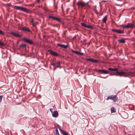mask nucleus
<instances>
[{
	"instance_id": "nucleus-1",
	"label": "nucleus",
	"mask_w": 135,
	"mask_h": 135,
	"mask_svg": "<svg viewBox=\"0 0 135 135\" xmlns=\"http://www.w3.org/2000/svg\"><path fill=\"white\" fill-rule=\"evenodd\" d=\"M116 76H128L129 74L126 72L123 71H120L117 72V73L113 74Z\"/></svg>"
},
{
	"instance_id": "nucleus-2",
	"label": "nucleus",
	"mask_w": 135,
	"mask_h": 135,
	"mask_svg": "<svg viewBox=\"0 0 135 135\" xmlns=\"http://www.w3.org/2000/svg\"><path fill=\"white\" fill-rule=\"evenodd\" d=\"M14 8L16 9L21 10L26 12H29V10L25 7H23L20 6H14Z\"/></svg>"
},
{
	"instance_id": "nucleus-3",
	"label": "nucleus",
	"mask_w": 135,
	"mask_h": 135,
	"mask_svg": "<svg viewBox=\"0 0 135 135\" xmlns=\"http://www.w3.org/2000/svg\"><path fill=\"white\" fill-rule=\"evenodd\" d=\"M109 99L112 100L114 102H116L118 100V98L115 95H111L108 96L107 99V100Z\"/></svg>"
},
{
	"instance_id": "nucleus-4",
	"label": "nucleus",
	"mask_w": 135,
	"mask_h": 135,
	"mask_svg": "<svg viewBox=\"0 0 135 135\" xmlns=\"http://www.w3.org/2000/svg\"><path fill=\"white\" fill-rule=\"evenodd\" d=\"M123 26V28H126L128 29L129 28H132L133 27H135V25H133L132 23H128L126 26L121 25Z\"/></svg>"
},
{
	"instance_id": "nucleus-5",
	"label": "nucleus",
	"mask_w": 135,
	"mask_h": 135,
	"mask_svg": "<svg viewBox=\"0 0 135 135\" xmlns=\"http://www.w3.org/2000/svg\"><path fill=\"white\" fill-rule=\"evenodd\" d=\"M88 2L87 3H85L84 2H83L81 1H79L77 3V4L78 6H80L82 7L84 6H86L88 5Z\"/></svg>"
},
{
	"instance_id": "nucleus-6",
	"label": "nucleus",
	"mask_w": 135,
	"mask_h": 135,
	"mask_svg": "<svg viewBox=\"0 0 135 135\" xmlns=\"http://www.w3.org/2000/svg\"><path fill=\"white\" fill-rule=\"evenodd\" d=\"M11 33L14 37H19L22 36V35L16 32H12Z\"/></svg>"
},
{
	"instance_id": "nucleus-7",
	"label": "nucleus",
	"mask_w": 135,
	"mask_h": 135,
	"mask_svg": "<svg viewBox=\"0 0 135 135\" xmlns=\"http://www.w3.org/2000/svg\"><path fill=\"white\" fill-rule=\"evenodd\" d=\"M23 40L25 42L30 44H33V42L30 39L24 38H23Z\"/></svg>"
},
{
	"instance_id": "nucleus-8",
	"label": "nucleus",
	"mask_w": 135,
	"mask_h": 135,
	"mask_svg": "<svg viewBox=\"0 0 135 135\" xmlns=\"http://www.w3.org/2000/svg\"><path fill=\"white\" fill-rule=\"evenodd\" d=\"M86 60L87 61H89L94 63H97L98 62V60L91 58L86 59Z\"/></svg>"
},
{
	"instance_id": "nucleus-9",
	"label": "nucleus",
	"mask_w": 135,
	"mask_h": 135,
	"mask_svg": "<svg viewBox=\"0 0 135 135\" xmlns=\"http://www.w3.org/2000/svg\"><path fill=\"white\" fill-rule=\"evenodd\" d=\"M112 31L114 32H116L118 33L122 34L123 33H124V31L123 30L112 29Z\"/></svg>"
},
{
	"instance_id": "nucleus-10",
	"label": "nucleus",
	"mask_w": 135,
	"mask_h": 135,
	"mask_svg": "<svg viewBox=\"0 0 135 135\" xmlns=\"http://www.w3.org/2000/svg\"><path fill=\"white\" fill-rule=\"evenodd\" d=\"M48 52L52 55L55 56H58L59 55L56 53L54 52L51 50H48Z\"/></svg>"
},
{
	"instance_id": "nucleus-11",
	"label": "nucleus",
	"mask_w": 135,
	"mask_h": 135,
	"mask_svg": "<svg viewBox=\"0 0 135 135\" xmlns=\"http://www.w3.org/2000/svg\"><path fill=\"white\" fill-rule=\"evenodd\" d=\"M49 18H52L53 20H55L59 22H60L61 21V20L59 18H58L57 17L50 16H49Z\"/></svg>"
},
{
	"instance_id": "nucleus-12",
	"label": "nucleus",
	"mask_w": 135,
	"mask_h": 135,
	"mask_svg": "<svg viewBox=\"0 0 135 135\" xmlns=\"http://www.w3.org/2000/svg\"><path fill=\"white\" fill-rule=\"evenodd\" d=\"M52 115L54 117H57L58 116V113L57 111H54L52 113Z\"/></svg>"
},
{
	"instance_id": "nucleus-13",
	"label": "nucleus",
	"mask_w": 135,
	"mask_h": 135,
	"mask_svg": "<svg viewBox=\"0 0 135 135\" xmlns=\"http://www.w3.org/2000/svg\"><path fill=\"white\" fill-rule=\"evenodd\" d=\"M98 71L99 73L102 72L103 74H107L109 73V72L107 70H98Z\"/></svg>"
},
{
	"instance_id": "nucleus-14",
	"label": "nucleus",
	"mask_w": 135,
	"mask_h": 135,
	"mask_svg": "<svg viewBox=\"0 0 135 135\" xmlns=\"http://www.w3.org/2000/svg\"><path fill=\"white\" fill-rule=\"evenodd\" d=\"M20 30L23 31H27L28 32H31V31L28 28L26 27H22L20 28Z\"/></svg>"
},
{
	"instance_id": "nucleus-15",
	"label": "nucleus",
	"mask_w": 135,
	"mask_h": 135,
	"mask_svg": "<svg viewBox=\"0 0 135 135\" xmlns=\"http://www.w3.org/2000/svg\"><path fill=\"white\" fill-rule=\"evenodd\" d=\"M72 52L77 55H83V53L80 52L78 51H75L73 50L72 51Z\"/></svg>"
},
{
	"instance_id": "nucleus-16",
	"label": "nucleus",
	"mask_w": 135,
	"mask_h": 135,
	"mask_svg": "<svg viewBox=\"0 0 135 135\" xmlns=\"http://www.w3.org/2000/svg\"><path fill=\"white\" fill-rule=\"evenodd\" d=\"M54 66H55L57 67H59L60 66V63L59 61H57V63L55 64L53 63L52 64Z\"/></svg>"
},
{
	"instance_id": "nucleus-17",
	"label": "nucleus",
	"mask_w": 135,
	"mask_h": 135,
	"mask_svg": "<svg viewBox=\"0 0 135 135\" xmlns=\"http://www.w3.org/2000/svg\"><path fill=\"white\" fill-rule=\"evenodd\" d=\"M108 69L109 71H117L118 70V69L115 68H109Z\"/></svg>"
},
{
	"instance_id": "nucleus-18",
	"label": "nucleus",
	"mask_w": 135,
	"mask_h": 135,
	"mask_svg": "<svg viewBox=\"0 0 135 135\" xmlns=\"http://www.w3.org/2000/svg\"><path fill=\"white\" fill-rule=\"evenodd\" d=\"M110 110L111 113H115L116 112L115 109L113 107L111 108Z\"/></svg>"
},
{
	"instance_id": "nucleus-19",
	"label": "nucleus",
	"mask_w": 135,
	"mask_h": 135,
	"mask_svg": "<svg viewBox=\"0 0 135 135\" xmlns=\"http://www.w3.org/2000/svg\"><path fill=\"white\" fill-rule=\"evenodd\" d=\"M118 42L119 43H124L125 42V41L124 39H120L118 40Z\"/></svg>"
},
{
	"instance_id": "nucleus-20",
	"label": "nucleus",
	"mask_w": 135,
	"mask_h": 135,
	"mask_svg": "<svg viewBox=\"0 0 135 135\" xmlns=\"http://www.w3.org/2000/svg\"><path fill=\"white\" fill-rule=\"evenodd\" d=\"M107 17L105 16L103 19L102 21L104 23H105L107 20Z\"/></svg>"
},
{
	"instance_id": "nucleus-21",
	"label": "nucleus",
	"mask_w": 135,
	"mask_h": 135,
	"mask_svg": "<svg viewBox=\"0 0 135 135\" xmlns=\"http://www.w3.org/2000/svg\"><path fill=\"white\" fill-rule=\"evenodd\" d=\"M55 129L56 133V135H59V133L58 132V129L56 127H55Z\"/></svg>"
},
{
	"instance_id": "nucleus-22",
	"label": "nucleus",
	"mask_w": 135,
	"mask_h": 135,
	"mask_svg": "<svg viewBox=\"0 0 135 135\" xmlns=\"http://www.w3.org/2000/svg\"><path fill=\"white\" fill-rule=\"evenodd\" d=\"M86 28H90L91 29H92L93 28V26L90 25H87Z\"/></svg>"
},
{
	"instance_id": "nucleus-23",
	"label": "nucleus",
	"mask_w": 135,
	"mask_h": 135,
	"mask_svg": "<svg viewBox=\"0 0 135 135\" xmlns=\"http://www.w3.org/2000/svg\"><path fill=\"white\" fill-rule=\"evenodd\" d=\"M81 25L82 26H83L84 27H86V26H87V25L86 24H85V23H81Z\"/></svg>"
},
{
	"instance_id": "nucleus-24",
	"label": "nucleus",
	"mask_w": 135,
	"mask_h": 135,
	"mask_svg": "<svg viewBox=\"0 0 135 135\" xmlns=\"http://www.w3.org/2000/svg\"><path fill=\"white\" fill-rule=\"evenodd\" d=\"M61 131L63 132V135H68V134L65 132H64L63 130H61Z\"/></svg>"
},
{
	"instance_id": "nucleus-25",
	"label": "nucleus",
	"mask_w": 135,
	"mask_h": 135,
	"mask_svg": "<svg viewBox=\"0 0 135 135\" xmlns=\"http://www.w3.org/2000/svg\"><path fill=\"white\" fill-rule=\"evenodd\" d=\"M26 46V45L24 44H22L21 45H20V47H25Z\"/></svg>"
},
{
	"instance_id": "nucleus-26",
	"label": "nucleus",
	"mask_w": 135,
	"mask_h": 135,
	"mask_svg": "<svg viewBox=\"0 0 135 135\" xmlns=\"http://www.w3.org/2000/svg\"><path fill=\"white\" fill-rule=\"evenodd\" d=\"M0 45L2 46H5V44L3 43L0 41Z\"/></svg>"
},
{
	"instance_id": "nucleus-27",
	"label": "nucleus",
	"mask_w": 135,
	"mask_h": 135,
	"mask_svg": "<svg viewBox=\"0 0 135 135\" xmlns=\"http://www.w3.org/2000/svg\"><path fill=\"white\" fill-rule=\"evenodd\" d=\"M68 46L67 45H63L62 47H64L65 49H67L68 48Z\"/></svg>"
},
{
	"instance_id": "nucleus-28",
	"label": "nucleus",
	"mask_w": 135,
	"mask_h": 135,
	"mask_svg": "<svg viewBox=\"0 0 135 135\" xmlns=\"http://www.w3.org/2000/svg\"><path fill=\"white\" fill-rule=\"evenodd\" d=\"M3 98L2 95H0V102H1Z\"/></svg>"
},
{
	"instance_id": "nucleus-29",
	"label": "nucleus",
	"mask_w": 135,
	"mask_h": 135,
	"mask_svg": "<svg viewBox=\"0 0 135 135\" xmlns=\"http://www.w3.org/2000/svg\"><path fill=\"white\" fill-rule=\"evenodd\" d=\"M4 32L1 30H0V34L1 35H4Z\"/></svg>"
},
{
	"instance_id": "nucleus-30",
	"label": "nucleus",
	"mask_w": 135,
	"mask_h": 135,
	"mask_svg": "<svg viewBox=\"0 0 135 135\" xmlns=\"http://www.w3.org/2000/svg\"><path fill=\"white\" fill-rule=\"evenodd\" d=\"M57 45L58 46H59L61 47H62L63 45L60 44H57Z\"/></svg>"
},
{
	"instance_id": "nucleus-31",
	"label": "nucleus",
	"mask_w": 135,
	"mask_h": 135,
	"mask_svg": "<svg viewBox=\"0 0 135 135\" xmlns=\"http://www.w3.org/2000/svg\"><path fill=\"white\" fill-rule=\"evenodd\" d=\"M33 24H32V25L33 26H35V25H36L37 24V22H35V23H32Z\"/></svg>"
},
{
	"instance_id": "nucleus-32",
	"label": "nucleus",
	"mask_w": 135,
	"mask_h": 135,
	"mask_svg": "<svg viewBox=\"0 0 135 135\" xmlns=\"http://www.w3.org/2000/svg\"><path fill=\"white\" fill-rule=\"evenodd\" d=\"M30 22H32V23H33V19L32 18L31 19V20Z\"/></svg>"
},
{
	"instance_id": "nucleus-33",
	"label": "nucleus",
	"mask_w": 135,
	"mask_h": 135,
	"mask_svg": "<svg viewBox=\"0 0 135 135\" xmlns=\"http://www.w3.org/2000/svg\"><path fill=\"white\" fill-rule=\"evenodd\" d=\"M38 98H41V96L40 95H39L38 96Z\"/></svg>"
},
{
	"instance_id": "nucleus-34",
	"label": "nucleus",
	"mask_w": 135,
	"mask_h": 135,
	"mask_svg": "<svg viewBox=\"0 0 135 135\" xmlns=\"http://www.w3.org/2000/svg\"><path fill=\"white\" fill-rule=\"evenodd\" d=\"M36 2H39L40 1V0H36Z\"/></svg>"
},
{
	"instance_id": "nucleus-35",
	"label": "nucleus",
	"mask_w": 135,
	"mask_h": 135,
	"mask_svg": "<svg viewBox=\"0 0 135 135\" xmlns=\"http://www.w3.org/2000/svg\"><path fill=\"white\" fill-rule=\"evenodd\" d=\"M50 111L52 112V113H53V112H52V111H51V109H50Z\"/></svg>"
},
{
	"instance_id": "nucleus-36",
	"label": "nucleus",
	"mask_w": 135,
	"mask_h": 135,
	"mask_svg": "<svg viewBox=\"0 0 135 135\" xmlns=\"http://www.w3.org/2000/svg\"><path fill=\"white\" fill-rule=\"evenodd\" d=\"M131 109V110H133V109Z\"/></svg>"
},
{
	"instance_id": "nucleus-37",
	"label": "nucleus",
	"mask_w": 135,
	"mask_h": 135,
	"mask_svg": "<svg viewBox=\"0 0 135 135\" xmlns=\"http://www.w3.org/2000/svg\"><path fill=\"white\" fill-rule=\"evenodd\" d=\"M133 108H134V106H133Z\"/></svg>"
}]
</instances>
